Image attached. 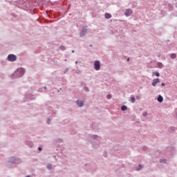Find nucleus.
Here are the masks:
<instances>
[{"instance_id": "obj_25", "label": "nucleus", "mask_w": 177, "mask_h": 177, "mask_svg": "<svg viewBox=\"0 0 177 177\" xmlns=\"http://www.w3.org/2000/svg\"><path fill=\"white\" fill-rule=\"evenodd\" d=\"M161 85H162V86H165V83L162 82V83L161 84Z\"/></svg>"}, {"instance_id": "obj_22", "label": "nucleus", "mask_w": 177, "mask_h": 177, "mask_svg": "<svg viewBox=\"0 0 177 177\" xmlns=\"http://www.w3.org/2000/svg\"><path fill=\"white\" fill-rule=\"evenodd\" d=\"M107 98H108V99H111V95H107Z\"/></svg>"}, {"instance_id": "obj_27", "label": "nucleus", "mask_w": 177, "mask_h": 177, "mask_svg": "<svg viewBox=\"0 0 177 177\" xmlns=\"http://www.w3.org/2000/svg\"><path fill=\"white\" fill-rule=\"evenodd\" d=\"M38 150H39V151H41L42 150V148L39 147V148H38Z\"/></svg>"}, {"instance_id": "obj_10", "label": "nucleus", "mask_w": 177, "mask_h": 177, "mask_svg": "<svg viewBox=\"0 0 177 177\" xmlns=\"http://www.w3.org/2000/svg\"><path fill=\"white\" fill-rule=\"evenodd\" d=\"M121 110L122 111H127V110H128V107H127V106H122Z\"/></svg>"}, {"instance_id": "obj_24", "label": "nucleus", "mask_w": 177, "mask_h": 177, "mask_svg": "<svg viewBox=\"0 0 177 177\" xmlns=\"http://www.w3.org/2000/svg\"><path fill=\"white\" fill-rule=\"evenodd\" d=\"M47 124H50V119H48V120H47Z\"/></svg>"}, {"instance_id": "obj_19", "label": "nucleus", "mask_w": 177, "mask_h": 177, "mask_svg": "<svg viewBox=\"0 0 177 177\" xmlns=\"http://www.w3.org/2000/svg\"><path fill=\"white\" fill-rule=\"evenodd\" d=\"M47 168H48V169H52V165H48L47 166Z\"/></svg>"}, {"instance_id": "obj_2", "label": "nucleus", "mask_w": 177, "mask_h": 177, "mask_svg": "<svg viewBox=\"0 0 177 177\" xmlns=\"http://www.w3.org/2000/svg\"><path fill=\"white\" fill-rule=\"evenodd\" d=\"M8 59L9 62H16L17 58L16 57V55L10 54L8 56Z\"/></svg>"}, {"instance_id": "obj_4", "label": "nucleus", "mask_w": 177, "mask_h": 177, "mask_svg": "<svg viewBox=\"0 0 177 177\" xmlns=\"http://www.w3.org/2000/svg\"><path fill=\"white\" fill-rule=\"evenodd\" d=\"M157 84H160V79H153L151 84L152 86H156Z\"/></svg>"}, {"instance_id": "obj_6", "label": "nucleus", "mask_w": 177, "mask_h": 177, "mask_svg": "<svg viewBox=\"0 0 177 177\" xmlns=\"http://www.w3.org/2000/svg\"><path fill=\"white\" fill-rule=\"evenodd\" d=\"M125 16L127 17L131 16L132 15V10L131 9H127L124 13Z\"/></svg>"}, {"instance_id": "obj_18", "label": "nucleus", "mask_w": 177, "mask_h": 177, "mask_svg": "<svg viewBox=\"0 0 177 177\" xmlns=\"http://www.w3.org/2000/svg\"><path fill=\"white\" fill-rule=\"evenodd\" d=\"M84 90L86 91V92H89V88L88 87H84Z\"/></svg>"}, {"instance_id": "obj_15", "label": "nucleus", "mask_w": 177, "mask_h": 177, "mask_svg": "<svg viewBox=\"0 0 177 177\" xmlns=\"http://www.w3.org/2000/svg\"><path fill=\"white\" fill-rule=\"evenodd\" d=\"M130 100H131V103H135V98L133 97H131L130 98Z\"/></svg>"}, {"instance_id": "obj_31", "label": "nucleus", "mask_w": 177, "mask_h": 177, "mask_svg": "<svg viewBox=\"0 0 177 177\" xmlns=\"http://www.w3.org/2000/svg\"><path fill=\"white\" fill-rule=\"evenodd\" d=\"M12 162H16V160L15 161H13Z\"/></svg>"}, {"instance_id": "obj_30", "label": "nucleus", "mask_w": 177, "mask_h": 177, "mask_svg": "<svg viewBox=\"0 0 177 177\" xmlns=\"http://www.w3.org/2000/svg\"><path fill=\"white\" fill-rule=\"evenodd\" d=\"M72 53H74V50H72Z\"/></svg>"}, {"instance_id": "obj_3", "label": "nucleus", "mask_w": 177, "mask_h": 177, "mask_svg": "<svg viewBox=\"0 0 177 177\" xmlns=\"http://www.w3.org/2000/svg\"><path fill=\"white\" fill-rule=\"evenodd\" d=\"M94 68H95V70H96L97 71H98V70H100V62L95 61L94 62Z\"/></svg>"}, {"instance_id": "obj_16", "label": "nucleus", "mask_w": 177, "mask_h": 177, "mask_svg": "<svg viewBox=\"0 0 177 177\" xmlns=\"http://www.w3.org/2000/svg\"><path fill=\"white\" fill-rule=\"evenodd\" d=\"M148 114H149V113H147V112H144V113H142V115H143V117H147Z\"/></svg>"}, {"instance_id": "obj_20", "label": "nucleus", "mask_w": 177, "mask_h": 177, "mask_svg": "<svg viewBox=\"0 0 177 177\" xmlns=\"http://www.w3.org/2000/svg\"><path fill=\"white\" fill-rule=\"evenodd\" d=\"M140 169H142V166L140 165H139L137 171H140Z\"/></svg>"}, {"instance_id": "obj_8", "label": "nucleus", "mask_w": 177, "mask_h": 177, "mask_svg": "<svg viewBox=\"0 0 177 177\" xmlns=\"http://www.w3.org/2000/svg\"><path fill=\"white\" fill-rule=\"evenodd\" d=\"M163 100H164V98H162V96L159 95L158 97V102H159L160 103H162Z\"/></svg>"}, {"instance_id": "obj_13", "label": "nucleus", "mask_w": 177, "mask_h": 177, "mask_svg": "<svg viewBox=\"0 0 177 177\" xmlns=\"http://www.w3.org/2000/svg\"><path fill=\"white\" fill-rule=\"evenodd\" d=\"M153 75H156V77H160V73L158 72H153L152 73Z\"/></svg>"}, {"instance_id": "obj_1", "label": "nucleus", "mask_w": 177, "mask_h": 177, "mask_svg": "<svg viewBox=\"0 0 177 177\" xmlns=\"http://www.w3.org/2000/svg\"><path fill=\"white\" fill-rule=\"evenodd\" d=\"M24 69L23 68H18L15 73L14 75L16 77V78H20V77H23L24 75Z\"/></svg>"}, {"instance_id": "obj_7", "label": "nucleus", "mask_w": 177, "mask_h": 177, "mask_svg": "<svg viewBox=\"0 0 177 177\" xmlns=\"http://www.w3.org/2000/svg\"><path fill=\"white\" fill-rule=\"evenodd\" d=\"M77 106H79V107H82V106H84V101L77 100Z\"/></svg>"}, {"instance_id": "obj_11", "label": "nucleus", "mask_w": 177, "mask_h": 177, "mask_svg": "<svg viewBox=\"0 0 177 177\" xmlns=\"http://www.w3.org/2000/svg\"><path fill=\"white\" fill-rule=\"evenodd\" d=\"M105 19H111V15L109 13H106Z\"/></svg>"}, {"instance_id": "obj_32", "label": "nucleus", "mask_w": 177, "mask_h": 177, "mask_svg": "<svg viewBox=\"0 0 177 177\" xmlns=\"http://www.w3.org/2000/svg\"><path fill=\"white\" fill-rule=\"evenodd\" d=\"M26 177H30V176H27Z\"/></svg>"}, {"instance_id": "obj_9", "label": "nucleus", "mask_w": 177, "mask_h": 177, "mask_svg": "<svg viewBox=\"0 0 177 177\" xmlns=\"http://www.w3.org/2000/svg\"><path fill=\"white\" fill-rule=\"evenodd\" d=\"M157 66H158V67L159 68H162V67H164V65H163L162 63H161V62H158V63L157 64Z\"/></svg>"}, {"instance_id": "obj_28", "label": "nucleus", "mask_w": 177, "mask_h": 177, "mask_svg": "<svg viewBox=\"0 0 177 177\" xmlns=\"http://www.w3.org/2000/svg\"><path fill=\"white\" fill-rule=\"evenodd\" d=\"M127 62H129V58L127 59Z\"/></svg>"}, {"instance_id": "obj_29", "label": "nucleus", "mask_w": 177, "mask_h": 177, "mask_svg": "<svg viewBox=\"0 0 177 177\" xmlns=\"http://www.w3.org/2000/svg\"><path fill=\"white\" fill-rule=\"evenodd\" d=\"M78 63V62H75V64H77Z\"/></svg>"}, {"instance_id": "obj_26", "label": "nucleus", "mask_w": 177, "mask_h": 177, "mask_svg": "<svg viewBox=\"0 0 177 177\" xmlns=\"http://www.w3.org/2000/svg\"><path fill=\"white\" fill-rule=\"evenodd\" d=\"M171 131H175V127H171Z\"/></svg>"}, {"instance_id": "obj_21", "label": "nucleus", "mask_w": 177, "mask_h": 177, "mask_svg": "<svg viewBox=\"0 0 177 177\" xmlns=\"http://www.w3.org/2000/svg\"><path fill=\"white\" fill-rule=\"evenodd\" d=\"M29 146H30V147H32V146H33L32 142H29Z\"/></svg>"}, {"instance_id": "obj_23", "label": "nucleus", "mask_w": 177, "mask_h": 177, "mask_svg": "<svg viewBox=\"0 0 177 177\" xmlns=\"http://www.w3.org/2000/svg\"><path fill=\"white\" fill-rule=\"evenodd\" d=\"M136 100H140V96H139V95H138V96H136Z\"/></svg>"}, {"instance_id": "obj_5", "label": "nucleus", "mask_w": 177, "mask_h": 177, "mask_svg": "<svg viewBox=\"0 0 177 177\" xmlns=\"http://www.w3.org/2000/svg\"><path fill=\"white\" fill-rule=\"evenodd\" d=\"M86 32H88V30L86 28H84L80 33V37H84Z\"/></svg>"}, {"instance_id": "obj_12", "label": "nucleus", "mask_w": 177, "mask_h": 177, "mask_svg": "<svg viewBox=\"0 0 177 177\" xmlns=\"http://www.w3.org/2000/svg\"><path fill=\"white\" fill-rule=\"evenodd\" d=\"M171 59H176V54L172 53L170 55Z\"/></svg>"}, {"instance_id": "obj_17", "label": "nucleus", "mask_w": 177, "mask_h": 177, "mask_svg": "<svg viewBox=\"0 0 177 177\" xmlns=\"http://www.w3.org/2000/svg\"><path fill=\"white\" fill-rule=\"evenodd\" d=\"M160 162H167V160H165V159H160Z\"/></svg>"}, {"instance_id": "obj_14", "label": "nucleus", "mask_w": 177, "mask_h": 177, "mask_svg": "<svg viewBox=\"0 0 177 177\" xmlns=\"http://www.w3.org/2000/svg\"><path fill=\"white\" fill-rule=\"evenodd\" d=\"M59 48L61 50H66V47L64 46H61Z\"/></svg>"}]
</instances>
